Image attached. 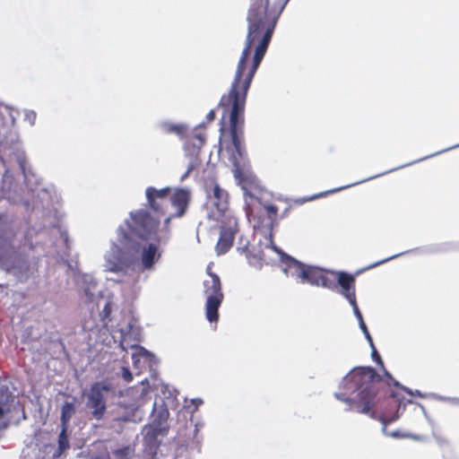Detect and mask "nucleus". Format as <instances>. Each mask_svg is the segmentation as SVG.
<instances>
[{
    "mask_svg": "<svg viewBox=\"0 0 459 459\" xmlns=\"http://www.w3.org/2000/svg\"><path fill=\"white\" fill-rule=\"evenodd\" d=\"M110 312H111L110 304H109V302H107L102 310L103 316L104 317L108 316Z\"/></svg>",
    "mask_w": 459,
    "mask_h": 459,
    "instance_id": "4c0bfd02",
    "label": "nucleus"
},
{
    "mask_svg": "<svg viewBox=\"0 0 459 459\" xmlns=\"http://www.w3.org/2000/svg\"><path fill=\"white\" fill-rule=\"evenodd\" d=\"M281 257H285V266L283 272L287 276L294 278L298 282L305 283V278L308 268L307 264H302L301 262L292 258L291 256L286 255L281 250L278 253Z\"/></svg>",
    "mask_w": 459,
    "mask_h": 459,
    "instance_id": "f8f14e48",
    "label": "nucleus"
},
{
    "mask_svg": "<svg viewBox=\"0 0 459 459\" xmlns=\"http://www.w3.org/2000/svg\"><path fill=\"white\" fill-rule=\"evenodd\" d=\"M75 413V405L72 402H65L61 409V423L63 428H67V425Z\"/></svg>",
    "mask_w": 459,
    "mask_h": 459,
    "instance_id": "412c9836",
    "label": "nucleus"
},
{
    "mask_svg": "<svg viewBox=\"0 0 459 459\" xmlns=\"http://www.w3.org/2000/svg\"><path fill=\"white\" fill-rule=\"evenodd\" d=\"M382 377L370 367H359L351 369L342 380L340 391L334 393V397L348 405L346 410H354L359 413L369 415L378 420L382 424V433L386 434L388 424L400 418L399 410L404 409L406 403H412L411 400L404 403L399 400L397 411L390 418L377 416L371 409L375 406L377 388L375 384L381 381Z\"/></svg>",
    "mask_w": 459,
    "mask_h": 459,
    "instance_id": "f03ea898",
    "label": "nucleus"
},
{
    "mask_svg": "<svg viewBox=\"0 0 459 459\" xmlns=\"http://www.w3.org/2000/svg\"><path fill=\"white\" fill-rule=\"evenodd\" d=\"M61 238L63 239L65 246L68 247V235L65 231L61 232Z\"/></svg>",
    "mask_w": 459,
    "mask_h": 459,
    "instance_id": "79ce46f5",
    "label": "nucleus"
},
{
    "mask_svg": "<svg viewBox=\"0 0 459 459\" xmlns=\"http://www.w3.org/2000/svg\"><path fill=\"white\" fill-rule=\"evenodd\" d=\"M185 148H186V150H187L188 149V144H186Z\"/></svg>",
    "mask_w": 459,
    "mask_h": 459,
    "instance_id": "09e8293b",
    "label": "nucleus"
},
{
    "mask_svg": "<svg viewBox=\"0 0 459 459\" xmlns=\"http://www.w3.org/2000/svg\"><path fill=\"white\" fill-rule=\"evenodd\" d=\"M169 192V187H163L160 189H157L152 186L147 187L145 190V196L148 205L153 211L159 212L162 208V202L166 200Z\"/></svg>",
    "mask_w": 459,
    "mask_h": 459,
    "instance_id": "dca6fc26",
    "label": "nucleus"
},
{
    "mask_svg": "<svg viewBox=\"0 0 459 459\" xmlns=\"http://www.w3.org/2000/svg\"><path fill=\"white\" fill-rule=\"evenodd\" d=\"M211 266L207 267V278L203 281L204 296L205 301V317L210 323H217L219 319V307L223 300L221 282L220 277L210 272Z\"/></svg>",
    "mask_w": 459,
    "mask_h": 459,
    "instance_id": "423d86ee",
    "label": "nucleus"
},
{
    "mask_svg": "<svg viewBox=\"0 0 459 459\" xmlns=\"http://www.w3.org/2000/svg\"><path fill=\"white\" fill-rule=\"evenodd\" d=\"M350 305L352 307V310H353V314L354 316H356V318L358 319L359 323L361 322V321H364L363 320V317H362V315L359 309V307H358V304H357V299H354L351 302H349Z\"/></svg>",
    "mask_w": 459,
    "mask_h": 459,
    "instance_id": "2f4dec72",
    "label": "nucleus"
},
{
    "mask_svg": "<svg viewBox=\"0 0 459 459\" xmlns=\"http://www.w3.org/2000/svg\"><path fill=\"white\" fill-rule=\"evenodd\" d=\"M290 0H281L269 7V0H251L247 12V35L229 93L220 106L229 113L232 147L230 160L239 169L243 160L241 145L244 111L248 89L271 41L277 21Z\"/></svg>",
    "mask_w": 459,
    "mask_h": 459,
    "instance_id": "f257e3e1",
    "label": "nucleus"
},
{
    "mask_svg": "<svg viewBox=\"0 0 459 459\" xmlns=\"http://www.w3.org/2000/svg\"><path fill=\"white\" fill-rule=\"evenodd\" d=\"M114 459H134V449L128 446L123 448L117 449L113 453Z\"/></svg>",
    "mask_w": 459,
    "mask_h": 459,
    "instance_id": "b1692460",
    "label": "nucleus"
},
{
    "mask_svg": "<svg viewBox=\"0 0 459 459\" xmlns=\"http://www.w3.org/2000/svg\"><path fill=\"white\" fill-rule=\"evenodd\" d=\"M117 239L105 251L102 267L105 272L125 276L138 258L140 245L128 236L123 226L117 230Z\"/></svg>",
    "mask_w": 459,
    "mask_h": 459,
    "instance_id": "7ed1b4c3",
    "label": "nucleus"
},
{
    "mask_svg": "<svg viewBox=\"0 0 459 459\" xmlns=\"http://www.w3.org/2000/svg\"><path fill=\"white\" fill-rule=\"evenodd\" d=\"M384 375L385 377H386L390 381H392L393 385L396 387H400L401 389H403V391H405L407 394H411V395H414V393L411 389L401 385L397 380H395L392 376L391 374L385 370L384 368Z\"/></svg>",
    "mask_w": 459,
    "mask_h": 459,
    "instance_id": "bb28decb",
    "label": "nucleus"
},
{
    "mask_svg": "<svg viewBox=\"0 0 459 459\" xmlns=\"http://www.w3.org/2000/svg\"><path fill=\"white\" fill-rule=\"evenodd\" d=\"M142 394H143L142 402H140L139 404L137 405V411H139L140 408L143 407L146 403V402H147L146 396L148 394V390L143 389Z\"/></svg>",
    "mask_w": 459,
    "mask_h": 459,
    "instance_id": "c9c22d12",
    "label": "nucleus"
},
{
    "mask_svg": "<svg viewBox=\"0 0 459 459\" xmlns=\"http://www.w3.org/2000/svg\"><path fill=\"white\" fill-rule=\"evenodd\" d=\"M372 349V352H371V356H372V359L377 361L383 368H384V365H383V361L381 359V357L380 355L377 353L376 348H375V345L373 344V347H371Z\"/></svg>",
    "mask_w": 459,
    "mask_h": 459,
    "instance_id": "72a5a7b5",
    "label": "nucleus"
},
{
    "mask_svg": "<svg viewBox=\"0 0 459 459\" xmlns=\"http://www.w3.org/2000/svg\"><path fill=\"white\" fill-rule=\"evenodd\" d=\"M413 393H414V395H417V396H419V397H421V398H423V397H427V394H422V393H421L420 391H419V390H416V391H414Z\"/></svg>",
    "mask_w": 459,
    "mask_h": 459,
    "instance_id": "37998d69",
    "label": "nucleus"
},
{
    "mask_svg": "<svg viewBox=\"0 0 459 459\" xmlns=\"http://www.w3.org/2000/svg\"><path fill=\"white\" fill-rule=\"evenodd\" d=\"M405 253H406V252L399 253V254L394 255H392V256H389V257H387V258H385V259H383V260H380V261H378V262H376V263H374V264H372L368 265V266L367 267V269H372V268H375V267H377V266H378V265H380V264H385V263H386V262H388V261H390V260H392V259H394V258H396V257H398V256H400V255H403V254H405Z\"/></svg>",
    "mask_w": 459,
    "mask_h": 459,
    "instance_id": "7c9ffc66",
    "label": "nucleus"
},
{
    "mask_svg": "<svg viewBox=\"0 0 459 459\" xmlns=\"http://www.w3.org/2000/svg\"><path fill=\"white\" fill-rule=\"evenodd\" d=\"M191 198V193L188 188H177L170 197L171 205L177 209L175 213L170 214L172 218L182 217L186 211Z\"/></svg>",
    "mask_w": 459,
    "mask_h": 459,
    "instance_id": "4468645a",
    "label": "nucleus"
},
{
    "mask_svg": "<svg viewBox=\"0 0 459 459\" xmlns=\"http://www.w3.org/2000/svg\"><path fill=\"white\" fill-rule=\"evenodd\" d=\"M215 117V113H214V110L213 109H211L207 116H206V118L209 122L212 121Z\"/></svg>",
    "mask_w": 459,
    "mask_h": 459,
    "instance_id": "a19ab883",
    "label": "nucleus"
},
{
    "mask_svg": "<svg viewBox=\"0 0 459 459\" xmlns=\"http://www.w3.org/2000/svg\"><path fill=\"white\" fill-rule=\"evenodd\" d=\"M209 197L212 204L220 212L226 211L228 206V194L225 190L221 188L219 185L214 184L212 195H210Z\"/></svg>",
    "mask_w": 459,
    "mask_h": 459,
    "instance_id": "a211bd4d",
    "label": "nucleus"
},
{
    "mask_svg": "<svg viewBox=\"0 0 459 459\" xmlns=\"http://www.w3.org/2000/svg\"><path fill=\"white\" fill-rule=\"evenodd\" d=\"M241 188L244 193L245 202H246V209H247V219L251 221V220L255 221L257 219V212L260 205L264 206V209L268 212L269 222H268V230L267 235L265 234L264 242L263 245L265 247L272 248L276 253H281V249H279L273 241V233H272V226L274 220V216L276 215L278 209L275 205L263 204L264 195L265 192L259 186L250 183L247 184L246 182L241 183Z\"/></svg>",
    "mask_w": 459,
    "mask_h": 459,
    "instance_id": "39448f33",
    "label": "nucleus"
},
{
    "mask_svg": "<svg viewBox=\"0 0 459 459\" xmlns=\"http://www.w3.org/2000/svg\"><path fill=\"white\" fill-rule=\"evenodd\" d=\"M12 397L10 392L8 391V388L2 387L0 388V418H2L5 411V406L7 404V402Z\"/></svg>",
    "mask_w": 459,
    "mask_h": 459,
    "instance_id": "a878e982",
    "label": "nucleus"
},
{
    "mask_svg": "<svg viewBox=\"0 0 459 459\" xmlns=\"http://www.w3.org/2000/svg\"><path fill=\"white\" fill-rule=\"evenodd\" d=\"M238 221L233 216L227 219V221L221 227L220 238L215 250L218 255L225 254L233 245L237 232Z\"/></svg>",
    "mask_w": 459,
    "mask_h": 459,
    "instance_id": "9d476101",
    "label": "nucleus"
},
{
    "mask_svg": "<svg viewBox=\"0 0 459 459\" xmlns=\"http://www.w3.org/2000/svg\"><path fill=\"white\" fill-rule=\"evenodd\" d=\"M66 429L67 428H62V430L58 437V454L55 455V456L60 455L62 453H64L65 450L69 448V440L66 435Z\"/></svg>",
    "mask_w": 459,
    "mask_h": 459,
    "instance_id": "393cba45",
    "label": "nucleus"
},
{
    "mask_svg": "<svg viewBox=\"0 0 459 459\" xmlns=\"http://www.w3.org/2000/svg\"><path fill=\"white\" fill-rule=\"evenodd\" d=\"M456 147H459V143H457V144H455V145H454V146H452V147H448V148H446V149H444V150H442V151H439V152H436V153H433V154L428 155V156H426V157L420 158V159H419V160H415V161L410 162V163H408V164L402 165V166H400V167H398V168H395V169H390V170L385 171V172L380 173V174H378V175L372 176V177H370V178H368L362 179V180H360V181H359V182H355V183H352V184H350V185H347V186H340V187L334 188V193L339 192V191L343 190V189H346V188H348V187H351V186H353L359 185V184H360V183H364V182H366V181H368V180L374 179V178H377V177H380V176L385 175V174H387V173H389V172L394 171V170L399 169H401V168H404V167H406V166H409V165L414 164V163H416V162H419V161L424 160H426V159L431 158V157L436 156V155H437V154H440V153H443V152H447V151L453 150V149H455V148H456Z\"/></svg>",
    "mask_w": 459,
    "mask_h": 459,
    "instance_id": "f3484780",
    "label": "nucleus"
},
{
    "mask_svg": "<svg viewBox=\"0 0 459 459\" xmlns=\"http://www.w3.org/2000/svg\"><path fill=\"white\" fill-rule=\"evenodd\" d=\"M121 370H122V377L126 382H131L133 380V375L130 372L129 368L126 367H122Z\"/></svg>",
    "mask_w": 459,
    "mask_h": 459,
    "instance_id": "473e14b6",
    "label": "nucleus"
},
{
    "mask_svg": "<svg viewBox=\"0 0 459 459\" xmlns=\"http://www.w3.org/2000/svg\"><path fill=\"white\" fill-rule=\"evenodd\" d=\"M385 435H386V436H390V437H412V438H414V439H419V437H417V436L402 435V434H400V432H399V431H393V432H390V433H388V432L386 431V434H385Z\"/></svg>",
    "mask_w": 459,
    "mask_h": 459,
    "instance_id": "f704fd0d",
    "label": "nucleus"
},
{
    "mask_svg": "<svg viewBox=\"0 0 459 459\" xmlns=\"http://www.w3.org/2000/svg\"><path fill=\"white\" fill-rule=\"evenodd\" d=\"M384 375L385 377H386L390 381H392L393 385L396 387H400L401 389H403V391H405L407 394H411V395H414V393L411 389L401 385L397 380H395L392 376L391 374L385 370L384 368Z\"/></svg>",
    "mask_w": 459,
    "mask_h": 459,
    "instance_id": "cd10ccee",
    "label": "nucleus"
},
{
    "mask_svg": "<svg viewBox=\"0 0 459 459\" xmlns=\"http://www.w3.org/2000/svg\"><path fill=\"white\" fill-rule=\"evenodd\" d=\"M116 282H120V280H113Z\"/></svg>",
    "mask_w": 459,
    "mask_h": 459,
    "instance_id": "8fccbe9b",
    "label": "nucleus"
},
{
    "mask_svg": "<svg viewBox=\"0 0 459 459\" xmlns=\"http://www.w3.org/2000/svg\"><path fill=\"white\" fill-rule=\"evenodd\" d=\"M36 117L37 115L33 110H24V120L27 121L30 126H34Z\"/></svg>",
    "mask_w": 459,
    "mask_h": 459,
    "instance_id": "c756f323",
    "label": "nucleus"
},
{
    "mask_svg": "<svg viewBox=\"0 0 459 459\" xmlns=\"http://www.w3.org/2000/svg\"><path fill=\"white\" fill-rule=\"evenodd\" d=\"M160 128L162 130V132L167 134H174L178 136L181 137L185 131H186V126L183 124H173L169 121H163L160 124Z\"/></svg>",
    "mask_w": 459,
    "mask_h": 459,
    "instance_id": "6ab92c4d",
    "label": "nucleus"
},
{
    "mask_svg": "<svg viewBox=\"0 0 459 459\" xmlns=\"http://www.w3.org/2000/svg\"><path fill=\"white\" fill-rule=\"evenodd\" d=\"M19 163H20V167H21V169H22V172H23L24 176L26 177V172H25V168H24V163H23V161H22V160H20V161H19Z\"/></svg>",
    "mask_w": 459,
    "mask_h": 459,
    "instance_id": "a18cd8bd",
    "label": "nucleus"
},
{
    "mask_svg": "<svg viewBox=\"0 0 459 459\" xmlns=\"http://www.w3.org/2000/svg\"><path fill=\"white\" fill-rule=\"evenodd\" d=\"M196 140H197L198 143L193 144V146H194L193 154L190 156V159H189V161L187 164V169H186V170L190 173L197 167V165L199 163V160L197 158V153H198L201 146L204 143V136L202 134H198V135H196Z\"/></svg>",
    "mask_w": 459,
    "mask_h": 459,
    "instance_id": "aec40b11",
    "label": "nucleus"
},
{
    "mask_svg": "<svg viewBox=\"0 0 459 459\" xmlns=\"http://www.w3.org/2000/svg\"><path fill=\"white\" fill-rule=\"evenodd\" d=\"M331 275L336 276L337 287L340 286L339 293L351 302L356 299L355 278L353 275L345 272L330 271Z\"/></svg>",
    "mask_w": 459,
    "mask_h": 459,
    "instance_id": "9b49d317",
    "label": "nucleus"
},
{
    "mask_svg": "<svg viewBox=\"0 0 459 459\" xmlns=\"http://www.w3.org/2000/svg\"><path fill=\"white\" fill-rule=\"evenodd\" d=\"M437 397L441 401H448L452 403L459 405V398H446V397H441V396H437Z\"/></svg>",
    "mask_w": 459,
    "mask_h": 459,
    "instance_id": "58836bf2",
    "label": "nucleus"
},
{
    "mask_svg": "<svg viewBox=\"0 0 459 459\" xmlns=\"http://www.w3.org/2000/svg\"><path fill=\"white\" fill-rule=\"evenodd\" d=\"M158 243H149L141 250V264L143 270H152L161 253L159 251Z\"/></svg>",
    "mask_w": 459,
    "mask_h": 459,
    "instance_id": "2eb2a0df",
    "label": "nucleus"
},
{
    "mask_svg": "<svg viewBox=\"0 0 459 459\" xmlns=\"http://www.w3.org/2000/svg\"><path fill=\"white\" fill-rule=\"evenodd\" d=\"M77 285L84 293L86 302L96 304L100 299V292L97 290V282L91 274H82L77 278Z\"/></svg>",
    "mask_w": 459,
    "mask_h": 459,
    "instance_id": "ddd939ff",
    "label": "nucleus"
},
{
    "mask_svg": "<svg viewBox=\"0 0 459 459\" xmlns=\"http://www.w3.org/2000/svg\"><path fill=\"white\" fill-rule=\"evenodd\" d=\"M189 174H190V172L186 170L185 173L180 177V180L184 181L189 176Z\"/></svg>",
    "mask_w": 459,
    "mask_h": 459,
    "instance_id": "c03bdc74",
    "label": "nucleus"
},
{
    "mask_svg": "<svg viewBox=\"0 0 459 459\" xmlns=\"http://www.w3.org/2000/svg\"><path fill=\"white\" fill-rule=\"evenodd\" d=\"M190 403L195 406L194 411H196L203 404L204 401L201 398H194L191 399Z\"/></svg>",
    "mask_w": 459,
    "mask_h": 459,
    "instance_id": "e433bc0d",
    "label": "nucleus"
},
{
    "mask_svg": "<svg viewBox=\"0 0 459 459\" xmlns=\"http://www.w3.org/2000/svg\"><path fill=\"white\" fill-rule=\"evenodd\" d=\"M323 269L308 265L305 282L309 283L313 286L319 287L320 277L323 273Z\"/></svg>",
    "mask_w": 459,
    "mask_h": 459,
    "instance_id": "4be33fe9",
    "label": "nucleus"
},
{
    "mask_svg": "<svg viewBox=\"0 0 459 459\" xmlns=\"http://www.w3.org/2000/svg\"><path fill=\"white\" fill-rule=\"evenodd\" d=\"M359 325L360 330L364 333L366 339L368 340L370 347H373V340H372V337H371V335H370V333H369V332H368V330L367 328V325H366L365 322L364 321L359 322Z\"/></svg>",
    "mask_w": 459,
    "mask_h": 459,
    "instance_id": "c85d7f7f",
    "label": "nucleus"
},
{
    "mask_svg": "<svg viewBox=\"0 0 459 459\" xmlns=\"http://www.w3.org/2000/svg\"><path fill=\"white\" fill-rule=\"evenodd\" d=\"M204 423L203 421H198L195 424V429H194L195 437L197 436L198 431L204 427Z\"/></svg>",
    "mask_w": 459,
    "mask_h": 459,
    "instance_id": "ea45409f",
    "label": "nucleus"
},
{
    "mask_svg": "<svg viewBox=\"0 0 459 459\" xmlns=\"http://www.w3.org/2000/svg\"><path fill=\"white\" fill-rule=\"evenodd\" d=\"M120 336L121 349L123 351H126L128 348L133 350L132 359L135 366H137V364L140 363L142 359L143 362H156V358L152 353L137 344L139 342V332L137 328L134 326V325L129 323L126 327L122 328L120 330Z\"/></svg>",
    "mask_w": 459,
    "mask_h": 459,
    "instance_id": "6e6552de",
    "label": "nucleus"
},
{
    "mask_svg": "<svg viewBox=\"0 0 459 459\" xmlns=\"http://www.w3.org/2000/svg\"><path fill=\"white\" fill-rule=\"evenodd\" d=\"M110 386L103 382H97L91 385L87 394L86 406L91 410L93 419L101 420L106 413L107 405L104 393L108 392Z\"/></svg>",
    "mask_w": 459,
    "mask_h": 459,
    "instance_id": "1a4fd4ad",
    "label": "nucleus"
},
{
    "mask_svg": "<svg viewBox=\"0 0 459 459\" xmlns=\"http://www.w3.org/2000/svg\"><path fill=\"white\" fill-rule=\"evenodd\" d=\"M329 271H323L322 275L320 277L319 281V287H323L325 289H328L333 291L337 290V284H336V276L333 275V277H329L327 274H331Z\"/></svg>",
    "mask_w": 459,
    "mask_h": 459,
    "instance_id": "5701e85b",
    "label": "nucleus"
},
{
    "mask_svg": "<svg viewBox=\"0 0 459 459\" xmlns=\"http://www.w3.org/2000/svg\"><path fill=\"white\" fill-rule=\"evenodd\" d=\"M171 216L167 217L163 223L152 217L147 211L140 209L130 212L129 219L125 221L126 232L133 238V235L145 240H153L160 245H166L170 238L169 222Z\"/></svg>",
    "mask_w": 459,
    "mask_h": 459,
    "instance_id": "20e7f679",
    "label": "nucleus"
},
{
    "mask_svg": "<svg viewBox=\"0 0 459 459\" xmlns=\"http://www.w3.org/2000/svg\"><path fill=\"white\" fill-rule=\"evenodd\" d=\"M254 228L256 230H262V229H260V225L259 223L257 222V224H254Z\"/></svg>",
    "mask_w": 459,
    "mask_h": 459,
    "instance_id": "de8ad7c7",
    "label": "nucleus"
},
{
    "mask_svg": "<svg viewBox=\"0 0 459 459\" xmlns=\"http://www.w3.org/2000/svg\"><path fill=\"white\" fill-rule=\"evenodd\" d=\"M169 410L161 401L160 403L154 402L152 405V422L143 429L145 442L150 446H157L160 441L159 437H164L168 433L167 420L169 418Z\"/></svg>",
    "mask_w": 459,
    "mask_h": 459,
    "instance_id": "0eeeda50",
    "label": "nucleus"
},
{
    "mask_svg": "<svg viewBox=\"0 0 459 459\" xmlns=\"http://www.w3.org/2000/svg\"><path fill=\"white\" fill-rule=\"evenodd\" d=\"M419 406L420 407L421 411L423 412L425 417L428 418V414H427V411H426L425 408L421 404H419Z\"/></svg>",
    "mask_w": 459,
    "mask_h": 459,
    "instance_id": "49530a36",
    "label": "nucleus"
}]
</instances>
